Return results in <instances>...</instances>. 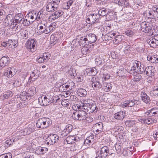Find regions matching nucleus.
Returning a JSON list of instances; mask_svg holds the SVG:
<instances>
[{"instance_id": "obj_48", "label": "nucleus", "mask_w": 158, "mask_h": 158, "mask_svg": "<svg viewBox=\"0 0 158 158\" xmlns=\"http://www.w3.org/2000/svg\"><path fill=\"white\" fill-rule=\"evenodd\" d=\"M123 6L125 7L130 6L129 0H124L123 1Z\"/></svg>"}, {"instance_id": "obj_21", "label": "nucleus", "mask_w": 158, "mask_h": 158, "mask_svg": "<svg viewBox=\"0 0 158 158\" xmlns=\"http://www.w3.org/2000/svg\"><path fill=\"white\" fill-rule=\"evenodd\" d=\"M143 15L149 19H153L156 17L155 13H154L153 10H149L148 12L146 11L143 12Z\"/></svg>"}, {"instance_id": "obj_35", "label": "nucleus", "mask_w": 158, "mask_h": 158, "mask_svg": "<svg viewBox=\"0 0 158 158\" xmlns=\"http://www.w3.org/2000/svg\"><path fill=\"white\" fill-rule=\"evenodd\" d=\"M122 36L120 35H117L114 38V40H113V43L117 44L120 42L122 40Z\"/></svg>"}, {"instance_id": "obj_1", "label": "nucleus", "mask_w": 158, "mask_h": 158, "mask_svg": "<svg viewBox=\"0 0 158 158\" xmlns=\"http://www.w3.org/2000/svg\"><path fill=\"white\" fill-rule=\"evenodd\" d=\"M60 0H48L46 10L49 12L57 10Z\"/></svg>"}, {"instance_id": "obj_18", "label": "nucleus", "mask_w": 158, "mask_h": 158, "mask_svg": "<svg viewBox=\"0 0 158 158\" xmlns=\"http://www.w3.org/2000/svg\"><path fill=\"white\" fill-rule=\"evenodd\" d=\"M137 101L135 100L125 101L123 102V106L124 107L133 106L135 104H137Z\"/></svg>"}, {"instance_id": "obj_16", "label": "nucleus", "mask_w": 158, "mask_h": 158, "mask_svg": "<svg viewBox=\"0 0 158 158\" xmlns=\"http://www.w3.org/2000/svg\"><path fill=\"white\" fill-rule=\"evenodd\" d=\"M9 63V58L7 56L2 57L0 60V67L7 65Z\"/></svg>"}, {"instance_id": "obj_10", "label": "nucleus", "mask_w": 158, "mask_h": 158, "mask_svg": "<svg viewBox=\"0 0 158 158\" xmlns=\"http://www.w3.org/2000/svg\"><path fill=\"white\" fill-rule=\"evenodd\" d=\"M141 30L143 32L145 33H152V27L149 25L148 23L145 22H142L140 24Z\"/></svg>"}, {"instance_id": "obj_44", "label": "nucleus", "mask_w": 158, "mask_h": 158, "mask_svg": "<svg viewBox=\"0 0 158 158\" xmlns=\"http://www.w3.org/2000/svg\"><path fill=\"white\" fill-rule=\"evenodd\" d=\"M13 95V94L11 91H7L5 93L3 96L5 98L7 99L9 98L12 97Z\"/></svg>"}, {"instance_id": "obj_13", "label": "nucleus", "mask_w": 158, "mask_h": 158, "mask_svg": "<svg viewBox=\"0 0 158 158\" xmlns=\"http://www.w3.org/2000/svg\"><path fill=\"white\" fill-rule=\"evenodd\" d=\"M54 12L50 16V18L52 19L53 20H55L59 17L61 16L64 14V12L60 10H53L50 12Z\"/></svg>"}, {"instance_id": "obj_37", "label": "nucleus", "mask_w": 158, "mask_h": 158, "mask_svg": "<svg viewBox=\"0 0 158 158\" xmlns=\"http://www.w3.org/2000/svg\"><path fill=\"white\" fill-rule=\"evenodd\" d=\"M36 92V88L34 87H32L30 88L28 90V94L30 96H33Z\"/></svg>"}, {"instance_id": "obj_24", "label": "nucleus", "mask_w": 158, "mask_h": 158, "mask_svg": "<svg viewBox=\"0 0 158 158\" xmlns=\"http://www.w3.org/2000/svg\"><path fill=\"white\" fill-rule=\"evenodd\" d=\"M112 85L110 83H106L103 84V85L102 86V89L105 91L108 92L110 91L112 88Z\"/></svg>"}, {"instance_id": "obj_47", "label": "nucleus", "mask_w": 158, "mask_h": 158, "mask_svg": "<svg viewBox=\"0 0 158 158\" xmlns=\"http://www.w3.org/2000/svg\"><path fill=\"white\" fill-rule=\"evenodd\" d=\"M72 126L70 124H69L67 125L66 127V128L64 129L65 131L67 132V133H69L72 130Z\"/></svg>"}, {"instance_id": "obj_40", "label": "nucleus", "mask_w": 158, "mask_h": 158, "mask_svg": "<svg viewBox=\"0 0 158 158\" xmlns=\"http://www.w3.org/2000/svg\"><path fill=\"white\" fill-rule=\"evenodd\" d=\"M89 103H84L83 105L82 106V108L81 109V110H83L84 112L87 113L88 112L89 113Z\"/></svg>"}, {"instance_id": "obj_15", "label": "nucleus", "mask_w": 158, "mask_h": 158, "mask_svg": "<svg viewBox=\"0 0 158 158\" xmlns=\"http://www.w3.org/2000/svg\"><path fill=\"white\" fill-rule=\"evenodd\" d=\"M86 37V39L88 40L89 43L92 44L95 42L97 39V37L93 33H89L87 34Z\"/></svg>"}, {"instance_id": "obj_59", "label": "nucleus", "mask_w": 158, "mask_h": 158, "mask_svg": "<svg viewBox=\"0 0 158 158\" xmlns=\"http://www.w3.org/2000/svg\"><path fill=\"white\" fill-rule=\"evenodd\" d=\"M23 20V18H21L20 19H15V23H20L22 24V22Z\"/></svg>"}, {"instance_id": "obj_26", "label": "nucleus", "mask_w": 158, "mask_h": 158, "mask_svg": "<svg viewBox=\"0 0 158 158\" xmlns=\"http://www.w3.org/2000/svg\"><path fill=\"white\" fill-rule=\"evenodd\" d=\"M18 140V139L17 138L16 140L15 139L13 138L12 139L6 140L5 143V147L8 148L11 146Z\"/></svg>"}, {"instance_id": "obj_23", "label": "nucleus", "mask_w": 158, "mask_h": 158, "mask_svg": "<svg viewBox=\"0 0 158 158\" xmlns=\"http://www.w3.org/2000/svg\"><path fill=\"white\" fill-rule=\"evenodd\" d=\"M148 61H150L152 63H158V56L156 55H154L151 56H148L147 57Z\"/></svg>"}, {"instance_id": "obj_38", "label": "nucleus", "mask_w": 158, "mask_h": 158, "mask_svg": "<svg viewBox=\"0 0 158 158\" xmlns=\"http://www.w3.org/2000/svg\"><path fill=\"white\" fill-rule=\"evenodd\" d=\"M104 60L102 58L98 57L95 60V64L98 66L102 65L103 63Z\"/></svg>"}, {"instance_id": "obj_43", "label": "nucleus", "mask_w": 158, "mask_h": 158, "mask_svg": "<svg viewBox=\"0 0 158 158\" xmlns=\"http://www.w3.org/2000/svg\"><path fill=\"white\" fill-rule=\"evenodd\" d=\"M48 151V149L46 148H42L39 147L37 151L39 152L40 154H43L46 153Z\"/></svg>"}, {"instance_id": "obj_56", "label": "nucleus", "mask_w": 158, "mask_h": 158, "mask_svg": "<svg viewBox=\"0 0 158 158\" xmlns=\"http://www.w3.org/2000/svg\"><path fill=\"white\" fill-rule=\"evenodd\" d=\"M90 74L91 76H94L95 75L98 73L97 70L95 68L90 69Z\"/></svg>"}, {"instance_id": "obj_42", "label": "nucleus", "mask_w": 158, "mask_h": 158, "mask_svg": "<svg viewBox=\"0 0 158 158\" xmlns=\"http://www.w3.org/2000/svg\"><path fill=\"white\" fill-rule=\"evenodd\" d=\"M139 62L138 61H134L133 63V65L131 68H132V69L134 71H135V73H136L137 71L138 70L139 66Z\"/></svg>"}, {"instance_id": "obj_22", "label": "nucleus", "mask_w": 158, "mask_h": 158, "mask_svg": "<svg viewBox=\"0 0 158 158\" xmlns=\"http://www.w3.org/2000/svg\"><path fill=\"white\" fill-rule=\"evenodd\" d=\"M110 13V12L108 9L104 8L100 9L98 11V14L99 15V17H100V16H104L106 15V16L107 17L108 14Z\"/></svg>"}, {"instance_id": "obj_58", "label": "nucleus", "mask_w": 158, "mask_h": 158, "mask_svg": "<svg viewBox=\"0 0 158 158\" xmlns=\"http://www.w3.org/2000/svg\"><path fill=\"white\" fill-rule=\"evenodd\" d=\"M114 2L119 5L123 6V0H114Z\"/></svg>"}, {"instance_id": "obj_53", "label": "nucleus", "mask_w": 158, "mask_h": 158, "mask_svg": "<svg viewBox=\"0 0 158 158\" xmlns=\"http://www.w3.org/2000/svg\"><path fill=\"white\" fill-rule=\"evenodd\" d=\"M45 96L49 100H50L51 103H53L54 102V99L53 98V97L52 95L50 94H48Z\"/></svg>"}, {"instance_id": "obj_52", "label": "nucleus", "mask_w": 158, "mask_h": 158, "mask_svg": "<svg viewBox=\"0 0 158 158\" xmlns=\"http://www.w3.org/2000/svg\"><path fill=\"white\" fill-rule=\"evenodd\" d=\"M89 49L87 48L84 47L82 48L81 52L83 55L87 54L89 52Z\"/></svg>"}, {"instance_id": "obj_4", "label": "nucleus", "mask_w": 158, "mask_h": 158, "mask_svg": "<svg viewBox=\"0 0 158 158\" xmlns=\"http://www.w3.org/2000/svg\"><path fill=\"white\" fill-rule=\"evenodd\" d=\"M50 120L49 118H42L37 121L36 125L38 128H44L47 127L50 124Z\"/></svg>"}, {"instance_id": "obj_32", "label": "nucleus", "mask_w": 158, "mask_h": 158, "mask_svg": "<svg viewBox=\"0 0 158 158\" xmlns=\"http://www.w3.org/2000/svg\"><path fill=\"white\" fill-rule=\"evenodd\" d=\"M150 93L151 95L156 97L158 96V85L154 86Z\"/></svg>"}, {"instance_id": "obj_62", "label": "nucleus", "mask_w": 158, "mask_h": 158, "mask_svg": "<svg viewBox=\"0 0 158 158\" xmlns=\"http://www.w3.org/2000/svg\"><path fill=\"white\" fill-rule=\"evenodd\" d=\"M73 71V69H70L68 71V73L71 76H75L76 75V73H74Z\"/></svg>"}, {"instance_id": "obj_34", "label": "nucleus", "mask_w": 158, "mask_h": 158, "mask_svg": "<svg viewBox=\"0 0 158 158\" xmlns=\"http://www.w3.org/2000/svg\"><path fill=\"white\" fill-rule=\"evenodd\" d=\"M146 67L144 66L143 64H140L139 66L138 70L137 71L136 73L138 74H141L143 73H145V71Z\"/></svg>"}, {"instance_id": "obj_51", "label": "nucleus", "mask_w": 158, "mask_h": 158, "mask_svg": "<svg viewBox=\"0 0 158 158\" xmlns=\"http://www.w3.org/2000/svg\"><path fill=\"white\" fill-rule=\"evenodd\" d=\"M125 123L127 126L129 127L133 126V125L135 124L134 121H127Z\"/></svg>"}, {"instance_id": "obj_3", "label": "nucleus", "mask_w": 158, "mask_h": 158, "mask_svg": "<svg viewBox=\"0 0 158 158\" xmlns=\"http://www.w3.org/2000/svg\"><path fill=\"white\" fill-rule=\"evenodd\" d=\"M109 151L108 147L104 146L101 148L99 155L102 158H114V157H115V154L114 153H109Z\"/></svg>"}, {"instance_id": "obj_28", "label": "nucleus", "mask_w": 158, "mask_h": 158, "mask_svg": "<svg viewBox=\"0 0 158 158\" xmlns=\"http://www.w3.org/2000/svg\"><path fill=\"white\" fill-rule=\"evenodd\" d=\"M97 106L95 104L93 103H89V113H90L94 112L96 110Z\"/></svg>"}, {"instance_id": "obj_12", "label": "nucleus", "mask_w": 158, "mask_h": 158, "mask_svg": "<svg viewBox=\"0 0 158 158\" xmlns=\"http://www.w3.org/2000/svg\"><path fill=\"white\" fill-rule=\"evenodd\" d=\"M39 26V32L40 34L44 33L46 34L48 33V30L47 23L44 24L40 23L38 25Z\"/></svg>"}, {"instance_id": "obj_46", "label": "nucleus", "mask_w": 158, "mask_h": 158, "mask_svg": "<svg viewBox=\"0 0 158 158\" xmlns=\"http://www.w3.org/2000/svg\"><path fill=\"white\" fill-rule=\"evenodd\" d=\"M42 56L45 62L47 61L48 60L50 56V54L48 52L44 53Z\"/></svg>"}, {"instance_id": "obj_31", "label": "nucleus", "mask_w": 158, "mask_h": 158, "mask_svg": "<svg viewBox=\"0 0 158 158\" xmlns=\"http://www.w3.org/2000/svg\"><path fill=\"white\" fill-rule=\"evenodd\" d=\"M37 72L36 70H34L31 74L30 77L29 78V80H30L32 81H35V79H36L39 77L38 74L36 73Z\"/></svg>"}, {"instance_id": "obj_39", "label": "nucleus", "mask_w": 158, "mask_h": 158, "mask_svg": "<svg viewBox=\"0 0 158 158\" xmlns=\"http://www.w3.org/2000/svg\"><path fill=\"white\" fill-rule=\"evenodd\" d=\"M154 122L153 120L150 118H144L141 121L142 123L146 124L148 125L152 124Z\"/></svg>"}, {"instance_id": "obj_49", "label": "nucleus", "mask_w": 158, "mask_h": 158, "mask_svg": "<svg viewBox=\"0 0 158 158\" xmlns=\"http://www.w3.org/2000/svg\"><path fill=\"white\" fill-rule=\"evenodd\" d=\"M20 35L21 36V38L23 39H26L27 38V34L25 31H23L20 32Z\"/></svg>"}, {"instance_id": "obj_63", "label": "nucleus", "mask_w": 158, "mask_h": 158, "mask_svg": "<svg viewBox=\"0 0 158 158\" xmlns=\"http://www.w3.org/2000/svg\"><path fill=\"white\" fill-rule=\"evenodd\" d=\"M115 147L116 151L117 152H119L121 150V147L119 145L116 144L115 146Z\"/></svg>"}, {"instance_id": "obj_5", "label": "nucleus", "mask_w": 158, "mask_h": 158, "mask_svg": "<svg viewBox=\"0 0 158 158\" xmlns=\"http://www.w3.org/2000/svg\"><path fill=\"white\" fill-rule=\"evenodd\" d=\"M36 41L35 39H31L27 41L25 44V47L30 51L34 52L36 49Z\"/></svg>"}, {"instance_id": "obj_9", "label": "nucleus", "mask_w": 158, "mask_h": 158, "mask_svg": "<svg viewBox=\"0 0 158 158\" xmlns=\"http://www.w3.org/2000/svg\"><path fill=\"white\" fill-rule=\"evenodd\" d=\"M99 19V15L95 14L89 15L88 18L86 19V22L89 24H94L98 23Z\"/></svg>"}, {"instance_id": "obj_50", "label": "nucleus", "mask_w": 158, "mask_h": 158, "mask_svg": "<svg viewBox=\"0 0 158 158\" xmlns=\"http://www.w3.org/2000/svg\"><path fill=\"white\" fill-rule=\"evenodd\" d=\"M37 61L38 62L40 63L45 62L42 55H41L38 57V58L37 59Z\"/></svg>"}, {"instance_id": "obj_17", "label": "nucleus", "mask_w": 158, "mask_h": 158, "mask_svg": "<svg viewBox=\"0 0 158 158\" xmlns=\"http://www.w3.org/2000/svg\"><path fill=\"white\" fill-rule=\"evenodd\" d=\"M78 140V138H77L74 136H69L66 138V140L64 141V142L65 143V142H66L67 144H73L77 142V141Z\"/></svg>"}, {"instance_id": "obj_14", "label": "nucleus", "mask_w": 158, "mask_h": 158, "mask_svg": "<svg viewBox=\"0 0 158 158\" xmlns=\"http://www.w3.org/2000/svg\"><path fill=\"white\" fill-rule=\"evenodd\" d=\"M145 71V73L148 76L152 77L154 75V72L155 71L154 66H149L146 67Z\"/></svg>"}, {"instance_id": "obj_33", "label": "nucleus", "mask_w": 158, "mask_h": 158, "mask_svg": "<svg viewBox=\"0 0 158 158\" xmlns=\"http://www.w3.org/2000/svg\"><path fill=\"white\" fill-rule=\"evenodd\" d=\"M8 42V47L9 48H12L13 47L15 48L16 47V44L17 42L16 40H9Z\"/></svg>"}, {"instance_id": "obj_2", "label": "nucleus", "mask_w": 158, "mask_h": 158, "mask_svg": "<svg viewBox=\"0 0 158 158\" xmlns=\"http://www.w3.org/2000/svg\"><path fill=\"white\" fill-rule=\"evenodd\" d=\"M34 131L35 129L34 128V126L33 125H29L28 127L17 132V134L19 135L16 136V138L18 139H20L22 138V136L29 134Z\"/></svg>"}, {"instance_id": "obj_19", "label": "nucleus", "mask_w": 158, "mask_h": 158, "mask_svg": "<svg viewBox=\"0 0 158 158\" xmlns=\"http://www.w3.org/2000/svg\"><path fill=\"white\" fill-rule=\"evenodd\" d=\"M125 113L123 111H119L114 114V118L117 119L122 120L125 117Z\"/></svg>"}, {"instance_id": "obj_27", "label": "nucleus", "mask_w": 158, "mask_h": 158, "mask_svg": "<svg viewBox=\"0 0 158 158\" xmlns=\"http://www.w3.org/2000/svg\"><path fill=\"white\" fill-rule=\"evenodd\" d=\"M148 42L150 46L152 48H156L157 46H158V40L155 38L150 40Z\"/></svg>"}, {"instance_id": "obj_60", "label": "nucleus", "mask_w": 158, "mask_h": 158, "mask_svg": "<svg viewBox=\"0 0 158 158\" xmlns=\"http://www.w3.org/2000/svg\"><path fill=\"white\" fill-rule=\"evenodd\" d=\"M107 34V35L109 36V37H110L111 40L113 38H114L115 35H116V34L114 33H112V32H110L108 33Z\"/></svg>"}, {"instance_id": "obj_64", "label": "nucleus", "mask_w": 158, "mask_h": 158, "mask_svg": "<svg viewBox=\"0 0 158 158\" xmlns=\"http://www.w3.org/2000/svg\"><path fill=\"white\" fill-rule=\"evenodd\" d=\"M152 9L154 11V13L157 12L158 13V5H155L152 7Z\"/></svg>"}, {"instance_id": "obj_55", "label": "nucleus", "mask_w": 158, "mask_h": 158, "mask_svg": "<svg viewBox=\"0 0 158 158\" xmlns=\"http://www.w3.org/2000/svg\"><path fill=\"white\" fill-rule=\"evenodd\" d=\"M44 105H45V106L49 104L50 103H51L50 100H49L45 96L44 97Z\"/></svg>"}, {"instance_id": "obj_25", "label": "nucleus", "mask_w": 158, "mask_h": 158, "mask_svg": "<svg viewBox=\"0 0 158 158\" xmlns=\"http://www.w3.org/2000/svg\"><path fill=\"white\" fill-rule=\"evenodd\" d=\"M78 42L80 46L82 47L85 46V45H87L89 43L86 36L85 37L82 36L80 37Z\"/></svg>"}, {"instance_id": "obj_36", "label": "nucleus", "mask_w": 158, "mask_h": 158, "mask_svg": "<svg viewBox=\"0 0 158 158\" xmlns=\"http://www.w3.org/2000/svg\"><path fill=\"white\" fill-rule=\"evenodd\" d=\"M15 19H20L24 18L23 12L22 13L21 11H19L18 9L15 10Z\"/></svg>"}, {"instance_id": "obj_20", "label": "nucleus", "mask_w": 158, "mask_h": 158, "mask_svg": "<svg viewBox=\"0 0 158 158\" xmlns=\"http://www.w3.org/2000/svg\"><path fill=\"white\" fill-rule=\"evenodd\" d=\"M142 101L146 104H149L150 99L149 97L146 93L142 92L141 95Z\"/></svg>"}, {"instance_id": "obj_29", "label": "nucleus", "mask_w": 158, "mask_h": 158, "mask_svg": "<svg viewBox=\"0 0 158 158\" xmlns=\"http://www.w3.org/2000/svg\"><path fill=\"white\" fill-rule=\"evenodd\" d=\"M79 114H80V115H79V121L85 119L87 118V113L84 112L83 110H79Z\"/></svg>"}, {"instance_id": "obj_45", "label": "nucleus", "mask_w": 158, "mask_h": 158, "mask_svg": "<svg viewBox=\"0 0 158 158\" xmlns=\"http://www.w3.org/2000/svg\"><path fill=\"white\" fill-rule=\"evenodd\" d=\"M97 128V131L98 132L99 131H102L103 129V126L102 123H97L96 124Z\"/></svg>"}, {"instance_id": "obj_61", "label": "nucleus", "mask_w": 158, "mask_h": 158, "mask_svg": "<svg viewBox=\"0 0 158 158\" xmlns=\"http://www.w3.org/2000/svg\"><path fill=\"white\" fill-rule=\"evenodd\" d=\"M91 141L90 140H89L87 138L84 141V143L86 146H88L90 145V143H91Z\"/></svg>"}, {"instance_id": "obj_41", "label": "nucleus", "mask_w": 158, "mask_h": 158, "mask_svg": "<svg viewBox=\"0 0 158 158\" xmlns=\"http://www.w3.org/2000/svg\"><path fill=\"white\" fill-rule=\"evenodd\" d=\"M79 110L75 111L72 114L73 118L76 120H79Z\"/></svg>"}, {"instance_id": "obj_11", "label": "nucleus", "mask_w": 158, "mask_h": 158, "mask_svg": "<svg viewBox=\"0 0 158 158\" xmlns=\"http://www.w3.org/2000/svg\"><path fill=\"white\" fill-rule=\"evenodd\" d=\"M16 72V70L14 68H9L5 70L4 75L7 76L8 78H10L15 75Z\"/></svg>"}, {"instance_id": "obj_30", "label": "nucleus", "mask_w": 158, "mask_h": 158, "mask_svg": "<svg viewBox=\"0 0 158 158\" xmlns=\"http://www.w3.org/2000/svg\"><path fill=\"white\" fill-rule=\"evenodd\" d=\"M78 95L81 97L85 96L87 94V92L86 90L82 88L78 89L77 90Z\"/></svg>"}, {"instance_id": "obj_57", "label": "nucleus", "mask_w": 158, "mask_h": 158, "mask_svg": "<svg viewBox=\"0 0 158 158\" xmlns=\"http://www.w3.org/2000/svg\"><path fill=\"white\" fill-rule=\"evenodd\" d=\"M38 101L39 103L42 106H45V105H44V98H43L42 97H40L38 98Z\"/></svg>"}, {"instance_id": "obj_8", "label": "nucleus", "mask_w": 158, "mask_h": 158, "mask_svg": "<svg viewBox=\"0 0 158 158\" xmlns=\"http://www.w3.org/2000/svg\"><path fill=\"white\" fill-rule=\"evenodd\" d=\"M90 84L94 90H98L102 88V85L99 82V79L96 77H93Z\"/></svg>"}, {"instance_id": "obj_7", "label": "nucleus", "mask_w": 158, "mask_h": 158, "mask_svg": "<svg viewBox=\"0 0 158 158\" xmlns=\"http://www.w3.org/2000/svg\"><path fill=\"white\" fill-rule=\"evenodd\" d=\"M59 137L56 134H51L46 139L45 144L48 145H53L58 141Z\"/></svg>"}, {"instance_id": "obj_54", "label": "nucleus", "mask_w": 158, "mask_h": 158, "mask_svg": "<svg viewBox=\"0 0 158 158\" xmlns=\"http://www.w3.org/2000/svg\"><path fill=\"white\" fill-rule=\"evenodd\" d=\"M125 33L128 36H131L134 35L135 33L132 31L129 30H127L125 31Z\"/></svg>"}, {"instance_id": "obj_6", "label": "nucleus", "mask_w": 158, "mask_h": 158, "mask_svg": "<svg viewBox=\"0 0 158 158\" xmlns=\"http://www.w3.org/2000/svg\"><path fill=\"white\" fill-rule=\"evenodd\" d=\"M37 16V14L35 11L33 10L29 12L26 15V18H28V20L29 22L28 23H27V24L25 23V25H30L36 19L38 20Z\"/></svg>"}]
</instances>
